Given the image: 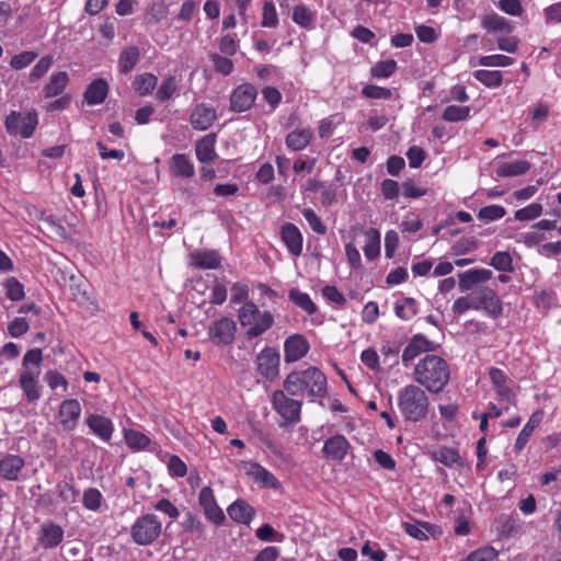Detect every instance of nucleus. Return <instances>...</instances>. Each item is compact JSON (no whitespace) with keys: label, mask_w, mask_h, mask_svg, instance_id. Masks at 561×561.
<instances>
[{"label":"nucleus","mask_w":561,"mask_h":561,"mask_svg":"<svg viewBox=\"0 0 561 561\" xmlns=\"http://www.w3.org/2000/svg\"><path fill=\"white\" fill-rule=\"evenodd\" d=\"M283 388L291 397H307L311 402L324 397L328 390L325 375L317 367L291 371L286 376Z\"/></svg>","instance_id":"obj_1"},{"label":"nucleus","mask_w":561,"mask_h":561,"mask_svg":"<svg viewBox=\"0 0 561 561\" xmlns=\"http://www.w3.org/2000/svg\"><path fill=\"white\" fill-rule=\"evenodd\" d=\"M413 379L428 392L439 393L450 379L449 365L443 357L427 354L415 365Z\"/></svg>","instance_id":"obj_2"},{"label":"nucleus","mask_w":561,"mask_h":561,"mask_svg":"<svg viewBox=\"0 0 561 561\" xmlns=\"http://www.w3.org/2000/svg\"><path fill=\"white\" fill-rule=\"evenodd\" d=\"M428 407V397L420 386L408 385L398 392V408L405 421H422L427 415Z\"/></svg>","instance_id":"obj_3"},{"label":"nucleus","mask_w":561,"mask_h":561,"mask_svg":"<svg viewBox=\"0 0 561 561\" xmlns=\"http://www.w3.org/2000/svg\"><path fill=\"white\" fill-rule=\"evenodd\" d=\"M238 317L242 327L253 324L245 333L248 339H254L262 335L274 323L272 313L270 311H265L260 316L259 308L252 301H247L239 309Z\"/></svg>","instance_id":"obj_4"},{"label":"nucleus","mask_w":561,"mask_h":561,"mask_svg":"<svg viewBox=\"0 0 561 561\" xmlns=\"http://www.w3.org/2000/svg\"><path fill=\"white\" fill-rule=\"evenodd\" d=\"M162 524L154 514H146L136 519L130 529L133 540L139 546H148L161 534Z\"/></svg>","instance_id":"obj_5"},{"label":"nucleus","mask_w":561,"mask_h":561,"mask_svg":"<svg viewBox=\"0 0 561 561\" xmlns=\"http://www.w3.org/2000/svg\"><path fill=\"white\" fill-rule=\"evenodd\" d=\"M38 124L35 111L21 113L12 111L5 118V128L11 136L30 138Z\"/></svg>","instance_id":"obj_6"},{"label":"nucleus","mask_w":561,"mask_h":561,"mask_svg":"<svg viewBox=\"0 0 561 561\" xmlns=\"http://www.w3.org/2000/svg\"><path fill=\"white\" fill-rule=\"evenodd\" d=\"M473 310H483L495 319L502 314L503 307L496 291L489 286H480L470 293Z\"/></svg>","instance_id":"obj_7"},{"label":"nucleus","mask_w":561,"mask_h":561,"mask_svg":"<svg viewBox=\"0 0 561 561\" xmlns=\"http://www.w3.org/2000/svg\"><path fill=\"white\" fill-rule=\"evenodd\" d=\"M287 394L285 389L276 390L272 397L274 409L287 423H297L300 420L301 401Z\"/></svg>","instance_id":"obj_8"},{"label":"nucleus","mask_w":561,"mask_h":561,"mask_svg":"<svg viewBox=\"0 0 561 561\" xmlns=\"http://www.w3.org/2000/svg\"><path fill=\"white\" fill-rule=\"evenodd\" d=\"M279 364V353L273 347L263 348L255 358L256 371L268 381L278 377Z\"/></svg>","instance_id":"obj_9"},{"label":"nucleus","mask_w":561,"mask_h":561,"mask_svg":"<svg viewBox=\"0 0 561 561\" xmlns=\"http://www.w3.org/2000/svg\"><path fill=\"white\" fill-rule=\"evenodd\" d=\"M237 324L236 322L228 318L222 317L219 320L214 321L208 327V336L210 341L218 346L230 345L236 335Z\"/></svg>","instance_id":"obj_10"},{"label":"nucleus","mask_w":561,"mask_h":561,"mask_svg":"<svg viewBox=\"0 0 561 561\" xmlns=\"http://www.w3.org/2000/svg\"><path fill=\"white\" fill-rule=\"evenodd\" d=\"M257 98V89L252 83H242L230 94V110L236 113L249 111Z\"/></svg>","instance_id":"obj_11"},{"label":"nucleus","mask_w":561,"mask_h":561,"mask_svg":"<svg viewBox=\"0 0 561 561\" xmlns=\"http://www.w3.org/2000/svg\"><path fill=\"white\" fill-rule=\"evenodd\" d=\"M438 344L428 340L425 335L417 333L412 336L402 353V363L407 367L410 362L422 353L435 352Z\"/></svg>","instance_id":"obj_12"},{"label":"nucleus","mask_w":561,"mask_h":561,"mask_svg":"<svg viewBox=\"0 0 561 561\" xmlns=\"http://www.w3.org/2000/svg\"><path fill=\"white\" fill-rule=\"evenodd\" d=\"M198 504L203 508L204 514L208 520L215 525H220L225 520L222 510L217 505L210 486H204L198 495Z\"/></svg>","instance_id":"obj_13"},{"label":"nucleus","mask_w":561,"mask_h":561,"mask_svg":"<svg viewBox=\"0 0 561 561\" xmlns=\"http://www.w3.org/2000/svg\"><path fill=\"white\" fill-rule=\"evenodd\" d=\"M489 377L495 389L496 399L501 402L515 404V393L508 385L507 375L502 369L492 367L489 370Z\"/></svg>","instance_id":"obj_14"},{"label":"nucleus","mask_w":561,"mask_h":561,"mask_svg":"<svg viewBox=\"0 0 561 561\" xmlns=\"http://www.w3.org/2000/svg\"><path fill=\"white\" fill-rule=\"evenodd\" d=\"M310 345L307 339L301 334H293L285 340L284 352L285 362L294 363L301 359L308 353Z\"/></svg>","instance_id":"obj_15"},{"label":"nucleus","mask_w":561,"mask_h":561,"mask_svg":"<svg viewBox=\"0 0 561 561\" xmlns=\"http://www.w3.org/2000/svg\"><path fill=\"white\" fill-rule=\"evenodd\" d=\"M240 466L249 477H251L256 483H260L262 486L276 489L279 485V482L275 478V476L267 471L260 463L252 461H242Z\"/></svg>","instance_id":"obj_16"},{"label":"nucleus","mask_w":561,"mask_h":561,"mask_svg":"<svg viewBox=\"0 0 561 561\" xmlns=\"http://www.w3.org/2000/svg\"><path fill=\"white\" fill-rule=\"evenodd\" d=\"M280 239L285 243L287 250L294 256H299L302 252V234L296 225L286 222L280 228Z\"/></svg>","instance_id":"obj_17"},{"label":"nucleus","mask_w":561,"mask_h":561,"mask_svg":"<svg viewBox=\"0 0 561 561\" xmlns=\"http://www.w3.org/2000/svg\"><path fill=\"white\" fill-rule=\"evenodd\" d=\"M350 447L348 440L343 435L336 434L324 440L322 453L328 459L342 461Z\"/></svg>","instance_id":"obj_18"},{"label":"nucleus","mask_w":561,"mask_h":561,"mask_svg":"<svg viewBox=\"0 0 561 561\" xmlns=\"http://www.w3.org/2000/svg\"><path fill=\"white\" fill-rule=\"evenodd\" d=\"M64 540V529L61 526L46 522L41 525L38 533V542L45 549H53L59 546Z\"/></svg>","instance_id":"obj_19"},{"label":"nucleus","mask_w":561,"mask_h":561,"mask_svg":"<svg viewBox=\"0 0 561 561\" xmlns=\"http://www.w3.org/2000/svg\"><path fill=\"white\" fill-rule=\"evenodd\" d=\"M492 276V271L486 268H473L459 273V290L461 293L471 290L476 285L490 280Z\"/></svg>","instance_id":"obj_20"},{"label":"nucleus","mask_w":561,"mask_h":561,"mask_svg":"<svg viewBox=\"0 0 561 561\" xmlns=\"http://www.w3.org/2000/svg\"><path fill=\"white\" fill-rule=\"evenodd\" d=\"M216 117L215 108L202 103L193 108L190 122L194 129L206 130L214 124Z\"/></svg>","instance_id":"obj_21"},{"label":"nucleus","mask_w":561,"mask_h":561,"mask_svg":"<svg viewBox=\"0 0 561 561\" xmlns=\"http://www.w3.org/2000/svg\"><path fill=\"white\" fill-rule=\"evenodd\" d=\"M39 371H22L19 383L26 400L30 403L36 402L42 396V388L38 383Z\"/></svg>","instance_id":"obj_22"},{"label":"nucleus","mask_w":561,"mask_h":561,"mask_svg":"<svg viewBox=\"0 0 561 561\" xmlns=\"http://www.w3.org/2000/svg\"><path fill=\"white\" fill-rule=\"evenodd\" d=\"M25 461L18 455L8 454L0 459V478L8 481H18Z\"/></svg>","instance_id":"obj_23"},{"label":"nucleus","mask_w":561,"mask_h":561,"mask_svg":"<svg viewBox=\"0 0 561 561\" xmlns=\"http://www.w3.org/2000/svg\"><path fill=\"white\" fill-rule=\"evenodd\" d=\"M81 414V405L76 399L65 400L59 408L60 423L66 430L75 428Z\"/></svg>","instance_id":"obj_24"},{"label":"nucleus","mask_w":561,"mask_h":561,"mask_svg":"<svg viewBox=\"0 0 561 561\" xmlns=\"http://www.w3.org/2000/svg\"><path fill=\"white\" fill-rule=\"evenodd\" d=\"M229 517L239 524L249 525L255 515V510L244 500H236L227 508Z\"/></svg>","instance_id":"obj_25"},{"label":"nucleus","mask_w":561,"mask_h":561,"mask_svg":"<svg viewBox=\"0 0 561 561\" xmlns=\"http://www.w3.org/2000/svg\"><path fill=\"white\" fill-rule=\"evenodd\" d=\"M87 425L95 435L105 442L111 439L114 432L113 422L110 419L99 414L89 415L87 419Z\"/></svg>","instance_id":"obj_26"},{"label":"nucleus","mask_w":561,"mask_h":561,"mask_svg":"<svg viewBox=\"0 0 561 561\" xmlns=\"http://www.w3.org/2000/svg\"><path fill=\"white\" fill-rule=\"evenodd\" d=\"M216 135L209 134L202 137L195 144V153L202 163H210L217 158L215 151Z\"/></svg>","instance_id":"obj_27"},{"label":"nucleus","mask_w":561,"mask_h":561,"mask_svg":"<svg viewBox=\"0 0 561 561\" xmlns=\"http://www.w3.org/2000/svg\"><path fill=\"white\" fill-rule=\"evenodd\" d=\"M107 93V82L104 79H96L88 85L83 96L89 105H98L105 101Z\"/></svg>","instance_id":"obj_28"},{"label":"nucleus","mask_w":561,"mask_h":561,"mask_svg":"<svg viewBox=\"0 0 561 561\" xmlns=\"http://www.w3.org/2000/svg\"><path fill=\"white\" fill-rule=\"evenodd\" d=\"M170 172L174 176L192 178L195 174V168L186 154L175 153L171 158Z\"/></svg>","instance_id":"obj_29"},{"label":"nucleus","mask_w":561,"mask_h":561,"mask_svg":"<svg viewBox=\"0 0 561 561\" xmlns=\"http://www.w3.org/2000/svg\"><path fill=\"white\" fill-rule=\"evenodd\" d=\"M481 25L489 33L501 32V33L510 34L513 32L512 23L508 20H506L505 18H503L496 13H491V14L484 15L481 20Z\"/></svg>","instance_id":"obj_30"},{"label":"nucleus","mask_w":561,"mask_h":561,"mask_svg":"<svg viewBox=\"0 0 561 561\" xmlns=\"http://www.w3.org/2000/svg\"><path fill=\"white\" fill-rule=\"evenodd\" d=\"M542 420V413L537 411L533 413L524 425L523 430L519 432L514 448L516 451H520L529 440V437L533 435L534 431L539 426Z\"/></svg>","instance_id":"obj_31"},{"label":"nucleus","mask_w":561,"mask_h":561,"mask_svg":"<svg viewBox=\"0 0 561 561\" xmlns=\"http://www.w3.org/2000/svg\"><path fill=\"white\" fill-rule=\"evenodd\" d=\"M69 82V76L66 71H59L49 78V81L43 89L44 96L46 99L59 95L67 87Z\"/></svg>","instance_id":"obj_32"},{"label":"nucleus","mask_w":561,"mask_h":561,"mask_svg":"<svg viewBox=\"0 0 561 561\" xmlns=\"http://www.w3.org/2000/svg\"><path fill=\"white\" fill-rule=\"evenodd\" d=\"M313 133L310 128L295 129L286 137V146L294 151L305 149L311 141Z\"/></svg>","instance_id":"obj_33"},{"label":"nucleus","mask_w":561,"mask_h":561,"mask_svg":"<svg viewBox=\"0 0 561 561\" xmlns=\"http://www.w3.org/2000/svg\"><path fill=\"white\" fill-rule=\"evenodd\" d=\"M530 167V163L526 160L505 162L497 167L496 174L500 178L518 176L528 172Z\"/></svg>","instance_id":"obj_34"},{"label":"nucleus","mask_w":561,"mask_h":561,"mask_svg":"<svg viewBox=\"0 0 561 561\" xmlns=\"http://www.w3.org/2000/svg\"><path fill=\"white\" fill-rule=\"evenodd\" d=\"M139 49L136 46L125 48L118 58V69L121 73H129L139 60Z\"/></svg>","instance_id":"obj_35"},{"label":"nucleus","mask_w":561,"mask_h":561,"mask_svg":"<svg viewBox=\"0 0 561 561\" xmlns=\"http://www.w3.org/2000/svg\"><path fill=\"white\" fill-rule=\"evenodd\" d=\"M366 243L364 247V254L367 260L373 261L380 254V233L375 228H369L365 232Z\"/></svg>","instance_id":"obj_36"},{"label":"nucleus","mask_w":561,"mask_h":561,"mask_svg":"<svg viewBox=\"0 0 561 561\" xmlns=\"http://www.w3.org/2000/svg\"><path fill=\"white\" fill-rule=\"evenodd\" d=\"M431 456L434 460L447 466L451 467L455 463L460 461V456L457 449L451 447L442 446L433 451H431Z\"/></svg>","instance_id":"obj_37"},{"label":"nucleus","mask_w":561,"mask_h":561,"mask_svg":"<svg viewBox=\"0 0 561 561\" xmlns=\"http://www.w3.org/2000/svg\"><path fill=\"white\" fill-rule=\"evenodd\" d=\"M157 82L158 79L154 75L142 73L135 77L133 87L138 94L148 95L154 90Z\"/></svg>","instance_id":"obj_38"},{"label":"nucleus","mask_w":561,"mask_h":561,"mask_svg":"<svg viewBox=\"0 0 561 561\" xmlns=\"http://www.w3.org/2000/svg\"><path fill=\"white\" fill-rule=\"evenodd\" d=\"M195 266L204 270H214L220 266V256L216 251H204L194 255Z\"/></svg>","instance_id":"obj_39"},{"label":"nucleus","mask_w":561,"mask_h":561,"mask_svg":"<svg viewBox=\"0 0 561 561\" xmlns=\"http://www.w3.org/2000/svg\"><path fill=\"white\" fill-rule=\"evenodd\" d=\"M520 529L518 519L511 515H501L497 518V533L503 537H511Z\"/></svg>","instance_id":"obj_40"},{"label":"nucleus","mask_w":561,"mask_h":561,"mask_svg":"<svg viewBox=\"0 0 561 561\" xmlns=\"http://www.w3.org/2000/svg\"><path fill=\"white\" fill-rule=\"evenodd\" d=\"M472 75L488 88H497L503 82V75L499 70H476Z\"/></svg>","instance_id":"obj_41"},{"label":"nucleus","mask_w":561,"mask_h":561,"mask_svg":"<svg viewBox=\"0 0 561 561\" xmlns=\"http://www.w3.org/2000/svg\"><path fill=\"white\" fill-rule=\"evenodd\" d=\"M289 299L308 314L317 312V306L311 300L310 296L306 293H301L296 288L289 291Z\"/></svg>","instance_id":"obj_42"},{"label":"nucleus","mask_w":561,"mask_h":561,"mask_svg":"<svg viewBox=\"0 0 561 561\" xmlns=\"http://www.w3.org/2000/svg\"><path fill=\"white\" fill-rule=\"evenodd\" d=\"M43 360V354L41 348H32L27 351L23 357L22 366L23 371H39Z\"/></svg>","instance_id":"obj_43"},{"label":"nucleus","mask_w":561,"mask_h":561,"mask_svg":"<svg viewBox=\"0 0 561 561\" xmlns=\"http://www.w3.org/2000/svg\"><path fill=\"white\" fill-rule=\"evenodd\" d=\"M176 90H178L176 77L169 76L161 82V84L156 93V98L160 102H165L173 96V94L175 93Z\"/></svg>","instance_id":"obj_44"},{"label":"nucleus","mask_w":561,"mask_h":561,"mask_svg":"<svg viewBox=\"0 0 561 561\" xmlns=\"http://www.w3.org/2000/svg\"><path fill=\"white\" fill-rule=\"evenodd\" d=\"M471 108L469 106L448 105L443 114L442 118L446 122H460L465 121L470 116Z\"/></svg>","instance_id":"obj_45"},{"label":"nucleus","mask_w":561,"mask_h":561,"mask_svg":"<svg viewBox=\"0 0 561 561\" xmlns=\"http://www.w3.org/2000/svg\"><path fill=\"white\" fill-rule=\"evenodd\" d=\"M492 267L500 272H513V259L506 251L496 252L490 260L489 263Z\"/></svg>","instance_id":"obj_46"},{"label":"nucleus","mask_w":561,"mask_h":561,"mask_svg":"<svg viewBox=\"0 0 561 561\" xmlns=\"http://www.w3.org/2000/svg\"><path fill=\"white\" fill-rule=\"evenodd\" d=\"M102 501L103 495L95 488H89L83 492L82 504L89 511H99L102 505Z\"/></svg>","instance_id":"obj_47"},{"label":"nucleus","mask_w":561,"mask_h":561,"mask_svg":"<svg viewBox=\"0 0 561 561\" xmlns=\"http://www.w3.org/2000/svg\"><path fill=\"white\" fill-rule=\"evenodd\" d=\"M125 440L129 448L136 450L146 448L150 443L148 436L134 430L125 431Z\"/></svg>","instance_id":"obj_48"},{"label":"nucleus","mask_w":561,"mask_h":561,"mask_svg":"<svg viewBox=\"0 0 561 561\" xmlns=\"http://www.w3.org/2000/svg\"><path fill=\"white\" fill-rule=\"evenodd\" d=\"M394 312L402 320H410L417 313L416 301L407 297L402 304H396Z\"/></svg>","instance_id":"obj_49"},{"label":"nucleus","mask_w":561,"mask_h":561,"mask_svg":"<svg viewBox=\"0 0 561 561\" xmlns=\"http://www.w3.org/2000/svg\"><path fill=\"white\" fill-rule=\"evenodd\" d=\"M506 215V210L500 205H489L478 211V218L484 222L499 220Z\"/></svg>","instance_id":"obj_50"},{"label":"nucleus","mask_w":561,"mask_h":561,"mask_svg":"<svg viewBox=\"0 0 561 561\" xmlns=\"http://www.w3.org/2000/svg\"><path fill=\"white\" fill-rule=\"evenodd\" d=\"M293 21L302 27L309 28L312 26L313 15L307 7L296 5L293 10Z\"/></svg>","instance_id":"obj_51"},{"label":"nucleus","mask_w":561,"mask_h":561,"mask_svg":"<svg viewBox=\"0 0 561 561\" xmlns=\"http://www.w3.org/2000/svg\"><path fill=\"white\" fill-rule=\"evenodd\" d=\"M397 70V62L393 59L378 61L371 68V76L375 78H389Z\"/></svg>","instance_id":"obj_52"},{"label":"nucleus","mask_w":561,"mask_h":561,"mask_svg":"<svg viewBox=\"0 0 561 561\" xmlns=\"http://www.w3.org/2000/svg\"><path fill=\"white\" fill-rule=\"evenodd\" d=\"M542 214V205L539 203H533L528 206L520 208L515 211V219L519 221H527L538 218Z\"/></svg>","instance_id":"obj_53"},{"label":"nucleus","mask_w":561,"mask_h":561,"mask_svg":"<svg viewBox=\"0 0 561 561\" xmlns=\"http://www.w3.org/2000/svg\"><path fill=\"white\" fill-rule=\"evenodd\" d=\"M209 59L211 60L216 72H219L224 76H229L232 72L233 62L231 59L221 56L217 53L210 54Z\"/></svg>","instance_id":"obj_54"},{"label":"nucleus","mask_w":561,"mask_h":561,"mask_svg":"<svg viewBox=\"0 0 561 561\" xmlns=\"http://www.w3.org/2000/svg\"><path fill=\"white\" fill-rule=\"evenodd\" d=\"M54 60L50 56L42 57L30 72V81L35 82L44 77L50 69Z\"/></svg>","instance_id":"obj_55"},{"label":"nucleus","mask_w":561,"mask_h":561,"mask_svg":"<svg viewBox=\"0 0 561 561\" xmlns=\"http://www.w3.org/2000/svg\"><path fill=\"white\" fill-rule=\"evenodd\" d=\"M513 64V58L505 55H489L479 58V65L483 67H507Z\"/></svg>","instance_id":"obj_56"},{"label":"nucleus","mask_w":561,"mask_h":561,"mask_svg":"<svg viewBox=\"0 0 561 561\" xmlns=\"http://www.w3.org/2000/svg\"><path fill=\"white\" fill-rule=\"evenodd\" d=\"M261 24L264 27H275L278 24L276 8L272 1H265L263 4V16Z\"/></svg>","instance_id":"obj_57"},{"label":"nucleus","mask_w":561,"mask_h":561,"mask_svg":"<svg viewBox=\"0 0 561 561\" xmlns=\"http://www.w3.org/2000/svg\"><path fill=\"white\" fill-rule=\"evenodd\" d=\"M302 215L307 222L309 224L310 228L318 234H325L327 233V227L322 222L321 218L312 210L311 208H306L302 210Z\"/></svg>","instance_id":"obj_58"},{"label":"nucleus","mask_w":561,"mask_h":561,"mask_svg":"<svg viewBox=\"0 0 561 561\" xmlns=\"http://www.w3.org/2000/svg\"><path fill=\"white\" fill-rule=\"evenodd\" d=\"M362 94L367 99L388 100L391 98V91L388 88L374 84L364 87Z\"/></svg>","instance_id":"obj_59"},{"label":"nucleus","mask_w":561,"mask_h":561,"mask_svg":"<svg viewBox=\"0 0 561 561\" xmlns=\"http://www.w3.org/2000/svg\"><path fill=\"white\" fill-rule=\"evenodd\" d=\"M37 57L34 51H23L12 57L10 66L13 69L20 70L31 65Z\"/></svg>","instance_id":"obj_60"},{"label":"nucleus","mask_w":561,"mask_h":561,"mask_svg":"<svg viewBox=\"0 0 561 561\" xmlns=\"http://www.w3.org/2000/svg\"><path fill=\"white\" fill-rule=\"evenodd\" d=\"M497 551L492 547H485L471 552L463 561H494Z\"/></svg>","instance_id":"obj_61"},{"label":"nucleus","mask_w":561,"mask_h":561,"mask_svg":"<svg viewBox=\"0 0 561 561\" xmlns=\"http://www.w3.org/2000/svg\"><path fill=\"white\" fill-rule=\"evenodd\" d=\"M7 297L11 300H21L24 297L23 285L14 277H11L5 283Z\"/></svg>","instance_id":"obj_62"},{"label":"nucleus","mask_w":561,"mask_h":561,"mask_svg":"<svg viewBox=\"0 0 561 561\" xmlns=\"http://www.w3.org/2000/svg\"><path fill=\"white\" fill-rule=\"evenodd\" d=\"M238 41L230 34H227L220 38L219 50L221 54L226 56H233L238 51Z\"/></svg>","instance_id":"obj_63"},{"label":"nucleus","mask_w":561,"mask_h":561,"mask_svg":"<svg viewBox=\"0 0 561 561\" xmlns=\"http://www.w3.org/2000/svg\"><path fill=\"white\" fill-rule=\"evenodd\" d=\"M184 527L186 530L197 534L199 538H204L205 526L197 516L191 513L186 514Z\"/></svg>","instance_id":"obj_64"}]
</instances>
